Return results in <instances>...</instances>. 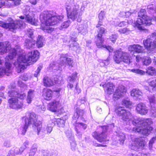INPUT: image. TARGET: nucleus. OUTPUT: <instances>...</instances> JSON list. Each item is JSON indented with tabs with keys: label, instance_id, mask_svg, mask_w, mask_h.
Here are the masks:
<instances>
[{
	"label": "nucleus",
	"instance_id": "a211bd4d",
	"mask_svg": "<svg viewBox=\"0 0 156 156\" xmlns=\"http://www.w3.org/2000/svg\"><path fill=\"white\" fill-rule=\"evenodd\" d=\"M24 16H21L19 18L25 20L27 22L31 24L34 25L35 24L34 20L33 19V16L31 12L29 11H27L26 12H24Z\"/></svg>",
	"mask_w": 156,
	"mask_h": 156
},
{
	"label": "nucleus",
	"instance_id": "0eeeda50",
	"mask_svg": "<svg viewBox=\"0 0 156 156\" xmlns=\"http://www.w3.org/2000/svg\"><path fill=\"white\" fill-rule=\"evenodd\" d=\"M146 14V11L144 9H141L138 13V18L135 23V25L139 30H144L142 25L148 26L150 25L151 24V19Z\"/></svg>",
	"mask_w": 156,
	"mask_h": 156
},
{
	"label": "nucleus",
	"instance_id": "c85d7f7f",
	"mask_svg": "<svg viewBox=\"0 0 156 156\" xmlns=\"http://www.w3.org/2000/svg\"><path fill=\"white\" fill-rule=\"evenodd\" d=\"M53 92L49 89L44 88L43 91V97L47 100H51L52 98Z\"/></svg>",
	"mask_w": 156,
	"mask_h": 156
},
{
	"label": "nucleus",
	"instance_id": "bf43d9fd",
	"mask_svg": "<svg viewBox=\"0 0 156 156\" xmlns=\"http://www.w3.org/2000/svg\"><path fill=\"white\" fill-rule=\"evenodd\" d=\"M75 131L76 133V135L77 136L78 138L80 139H81L82 136V130H79L78 129H75Z\"/></svg>",
	"mask_w": 156,
	"mask_h": 156
},
{
	"label": "nucleus",
	"instance_id": "4d7b16f0",
	"mask_svg": "<svg viewBox=\"0 0 156 156\" xmlns=\"http://www.w3.org/2000/svg\"><path fill=\"white\" fill-rule=\"evenodd\" d=\"M42 69V66H39L36 70L35 71V73L34 74V76L35 77H37L38 75L39 74V73L40 72V71Z\"/></svg>",
	"mask_w": 156,
	"mask_h": 156
},
{
	"label": "nucleus",
	"instance_id": "6e6552de",
	"mask_svg": "<svg viewBox=\"0 0 156 156\" xmlns=\"http://www.w3.org/2000/svg\"><path fill=\"white\" fill-rule=\"evenodd\" d=\"M84 113L83 110L77 108L75 110L72 117V123L75 127V129H77L83 131L87 127V125L81 122H77L78 119H82V116Z\"/></svg>",
	"mask_w": 156,
	"mask_h": 156
},
{
	"label": "nucleus",
	"instance_id": "4468645a",
	"mask_svg": "<svg viewBox=\"0 0 156 156\" xmlns=\"http://www.w3.org/2000/svg\"><path fill=\"white\" fill-rule=\"evenodd\" d=\"M115 112L119 116L122 117V120L124 121H129L133 118L131 113L126 110L123 107H117L115 109Z\"/></svg>",
	"mask_w": 156,
	"mask_h": 156
},
{
	"label": "nucleus",
	"instance_id": "bb28decb",
	"mask_svg": "<svg viewBox=\"0 0 156 156\" xmlns=\"http://www.w3.org/2000/svg\"><path fill=\"white\" fill-rule=\"evenodd\" d=\"M36 42L35 39H26L25 40L24 45L27 48L32 49L35 46Z\"/></svg>",
	"mask_w": 156,
	"mask_h": 156
},
{
	"label": "nucleus",
	"instance_id": "864d4df0",
	"mask_svg": "<svg viewBox=\"0 0 156 156\" xmlns=\"http://www.w3.org/2000/svg\"><path fill=\"white\" fill-rule=\"evenodd\" d=\"M118 31L119 33L121 34H127L129 32V30L126 28H120Z\"/></svg>",
	"mask_w": 156,
	"mask_h": 156
},
{
	"label": "nucleus",
	"instance_id": "6ab92c4d",
	"mask_svg": "<svg viewBox=\"0 0 156 156\" xmlns=\"http://www.w3.org/2000/svg\"><path fill=\"white\" fill-rule=\"evenodd\" d=\"M8 94L11 98H18L21 100L24 99L26 96V94L24 92L20 93L15 90H10L8 91Z\"/></svg>",
	"mask_w": 156,
	"mask_h": 156
},
{
	"label": "nucleus",
	"instance_id": "338daca9",
	"mask_svg": "<svg viewBox=\"0 0 156 156\" xmlns=\"http://www.w3.org/2000/svg\"><path fill=\"white\" fill-rule=\"evenodd\" d=\"M61 90V89L60 88H57L54 90L53 91L56 93L57 96H59L60 94L59 92Z\"/></svg>",
	"mask_w": 156,
	"mask_h": 156
},
{
	"label": "nucleus",
	"instance_id": "e2e57ef3",
	"mask_svg": "<svg viewBox=\"0 0 156 156\" xmlns=\"http://www.w3.org/2000/svg\"><path fill=\"white\" fill-rule=\"evenodd\" d=\"M128 24L127 21H122L120 22L118 24V26L120 27H122L126 26Z\"/></svg>",
	"mask_w": 156,
	"mask_h": 156
},
{
	"label": "nucleus",
	"instance_id": "3c124183",
	"mask_svg": "<svg viewBox=\"0 0 156 156\" xmlns=\"http://www.w3.org/2000/svg\"><path fill=\"white\" fill-rule=\"evenodd\" d=\"M30 73H25L21 75L20 78L23 80L26 81L29 78V77L30 76Z\"/></svg>",
	"mask_w": 156,
	"mask_h": 156
},
{
	"label": "nucleus",
	"instance_id": "6e6d98bb",
	"mask_svg": "<svg viewBox=\"0 0 156 156\" xmlns=\"http://www.w3.org/2000/svg\"><path fill=\"white\" fill-rule=\"evenodd\" d=\"M34 90L33 89H30L28 92L27 96L33 98L34 96Z\"/></svg>",
	"mask_w": 156,
	"mask_h": 156
},
{
	"label": "nucleus",
	"instance_id": "5fc2aeb1",
	"mask_svg": "<svg viewBox=\"0 0 156 156\" xmlns=\"http://www.w3.org/2000/svg\"><path fill=\"white\" fill-rule=\"evenodd\" d=\"M118 36L117 34H112L109 37L108 39L109 41H111L113 44H114Z\"/></svg>",
	"mask_w": 156,
	"mask_h": 156
},
{
	"label": "nucleus",
	"instance_id": "f704fd0d",
	"mask_svg": "<svg viewBox=\"0 0 156 156\" xmlns=\"http://www.w3.org/2000/svg\"><path fill=\"white\" fill-rule=\"evenodd\" d=\"M44 39L42 36L38 35L36 41V44L38 48L41 47L43 46Z\"/></svg>",
	"mask_w": 156,
	"mask_h": 156
},
{
	"label": "nucleus",
	"instance_id": "5701e85b",
	"mask_svg": "<svg viewBox=\"0 0 156 156\" xmlns=\"http://www.w3.org/2000/svg\"><path fill=\"white\" fill-rule=\"evenodd\" d=\"M147 12L150 14H151L152 16L151 21L153 20L156 21V7L154 4H150L147 6Z\"/></svg>",
	"mask_w": 156,
	"mask_h": 156
},
{
	"label": "nucleus",
	"instance_id": "1a4fd4ad",
	"mask_svg": "<svg viewBox=\"0 0 156 156\" xmlns=\"http://www.w3.org/2000/svg\"><path fill=\"white\" fill-rule=\"evenodd\" d=\"M9 52L8 55L5 57V60L9 61L16 55L17 51L15 48H11V46L8 41L0 42V54L2 55L5 53Z\"/></svg>",
	"mask_w": 156,
	"mask_h": 156
},
{
	"label": "nucleus",
	"instance_id": "79ce46f5",
	"mask_svg": "<svg viewBox=\"0 0 156 156\" xmlns=\"http://www.w3.org/2000/svg\"><path fill=\"white\" fill-rule=\"evenodd\" d=\"M150 115L152 117H156V108L155 106H150Z\"/></svg>",
	"mask_w": 156,
	"mask_h": 156
},
{
	"label": "nucleus",
	"instance_id": "c9c22d12",
	"mask_svg": "<svg viewBox=\"0 0 156 156\" xmlns=\"http://www.w3.org/2000/svg\"><path fill=\"white\" fill-rule=\"evenodd\" d=\"M37 145L36 144H34L30 150V152H28V156H34L37 150Z\"/></svg>",
	"mask_w": 156,
	"mask_h": 156
},
{
	"label": "nucleus",
	"instance_id": "2eb2a0df",
	"mask_svg": "<svg viewBox=\"0 0 156 156\" xmlns=\"http://www.w3.org/2000/svg\"><path fill=\"white\" fill-rule=\"evenodd\" d=\"M24 23L20 20L16 22L9 23L0 21V26L6 29H9L10 31H12L15 29L20 28L23 26Z\"/></svg>",
	"mask_w": 156,
	"mask_h": 156
},
{
	"label": "nucleus",
	"instance_id": "680f3d73",
	"mask_svg": "<svg viewBox=\"0 0 156 156\" xmlns=\"http://www.w3.org/2000/svg\"><path fill=\"white\" fill-rule=\"evenodd\" d=\"M138 152H136L135 153H130L128 154V156H143V154H143L139 153H137Z\"/></svg>",
	"mask_w": 156,
	"mask_h": 156
},
{
	"label": "nucleus",
	"instance_id": "f8f14e48",
	"mask_svg": "<svg viewBox=\"0 0 156 156\" xmlns=\"http://www.w3.org/2000/svg\"><path fill=\"white\" fill-rule=\"evenodd\" d=\"M113 59L117 63H119L121 61L126 63H130V59L128 54L121 50H117L115 52Z\"/></svg>",
	"mask_w": 156,
	"mask_h": 156
},
{
	"label": "nucleus",
	"instance_id": "a878e982",
	"mask_svg": "<svg viewBox=\"0 0 156 156\" xmlns=\"http://www.w3.org/2000/svg\"><path fill=\"white\" fill-rule=\"evenodd\" d=\"M5 65V68L0 66V77L4 74L11 72L10 68L11 64L9 62H6Z\"/></svg>",
	"mask_w": 156,
	"mask_h": 156
},
{
	"label": "nucleus",
	"instance_id": "0e129e2a",
	"mask_svg": "<svg viewBox=\"0 0 156 156\" xmlns=\"http://www.w3.org/2000/svg\"><path fill=\"white\" fill-rule=\"evenodd\" d=\"M156 140V137H153L151 138L149 142V146L150 147H151L152 146L153 144Z\"/></svg>",
	"mask_w": 156,
	"mask_h": 156
},
{
	"label": "nucleus",
	"instance_id": "aec40b11",
	"mask_svg": "<svg viewBox=\"0 0 156 156\" xmlns=\"http://www.w3.org/2000/svg\"><path fill=\"white\" fill-rule=\"evenodd\" d=\"M144 141L141 140L140 138H136L133 142L130 148L132 150L136 151L140 147H144Z\"/></svg>",
	"mask_w": 156,
	"mask_h": 156
},
{
	"label": "nucleus",
	"instance_id": "2f4dec72",
	"mask_svg": "<svg viewBox=\"0 0 156 156\" xmlns=\"http://www.w3.org/2000/svg\"><path fill=\"white\" fill-rule=\"evenodd\" d=\"M59 104V102L55 100L52 103L48 105L49 109L53 112L56 111L57 106Z\"/></svg>",
	"mask_w": 156,
	"mask_h": 156
},
{
	"label": "nucleus",
	"instance_id": "58836bf2",
	"mask_svg": "<svg viewBox=\"0 0 156 156\" xmlns=\"http://www.w3.org/2000/svg\"><path fill=\"white\" fill-rule=\"evenodd\" d=\"M65 133L66 134V136L69 138V140H73V139H74V136L72 134V131L70 130H66Z\"/></svg>",
	"mask_w": 156,
	"mask_h": 156
},
{
	"label": "nucleus",
	"instance_id": "20e7f679",
	"mask_svg": "<svg viewBox=\"0 0 156 156\" xmlns=\"http://www.w3.org/2000/svg\"><path fill=\"white\" fill-rule=\"evenodd\" d=\"M39 52L37 50H34L29 52L28 55H21L17 59V62L15 63V66L20 69V72L26 68V66H29L38 59Z\"/></svg>",
	"mask_w": 156,
	"mask_h": 156
},
{
	"label": "nucleus",
	"instance_id": "a18cd8bd",
	"mask_svg": "<svg viewBox=\"0 0 156 156\" xmlns=\"http://www.w3.org/2000/svg\"><path fill=\"white\" fill-rule=\"evenodd\" d=\"M57 125L59 127H63L65 126V120L61 119H58Z\"/></svg>",
	"mask_w": 156,
	"mask_h": 156
},
{
	"label": "nucleus",
	"instance_id": "7c9ffc66",
	"mask_svg": "<svg viewBox=\"0 0 156 156\" xmlns=\"http://www.w3.org/2000/svg\"><path fill=\"white\" fill-rule=\"evenodd\" d=\"M102 86L109 94H112L113 92L115 87L113 83H108L107 84L103 85Z\"/></svg>",
	"mask_w": 156,
	"mask_h": 156
},
{
	"label": "nucleus",
	"instance_id": "e433bc0d",
	"mask_svg": "<svg viewBox=\"0 0 156 156\" xmlns=\"http://www.w3.org/2000/svg\"><path fill=\"white\" fill-rule=\"evenodd\" d=\"M79 33L84 35L87 33V30L85 27L82 25H80L78 28Z\"/></svg>",
	"mask_w": 156,
	"mask_h": 156
},
{
	"label": "nucleus",
	"instance_id": "13d9d810",
	"mask_svg": "<svg viewBox=\"0 0 156 156\" xmlns=\"http://www.w3.org/2000/svg\"><path fill=\"white\" fill-rule=\"evenodd\" d=\"M3 146L6 147H11V144L10 141L8 140H5L3 143Z\"/></svg>",
	"mask_w": 156,
	"mask_h": 156
},
{
	"label": "nucleus",
	"instance_id": "dca6fc26",
	"mask_svg": "<svg viewBox=\"0 0 156 156\" xmlns=\"http://www.w3.org/2000/svg\"><path fill=\"white\" fill-rule=\"evenodd\" d=\"M18 98H11L8 100L9 107L10 108L18 110L22 108L23 106V101H19Z\"/></svg>",
	"mask_w": 156,
	"mask_h": 156
},
{
	"label": "nucleus",
	"instance_id": "ddd939ff",
	"mask_svg": "<svg viewBox=\"0 0 156 156\" xmlns=\"http://www.w3.org/2000/svg\"><path fill=\"white\" fill-rule=\"evenodd\" d=\"M143 44L147 50L153 51L156 48V32L152 33L146 40H144Z\"/></svg>",
	"mask_w": 156,
	"mask_h": 156
},
{
	"label": "nucleus",
	"instance_id": "a19ab883",
	"mask_svg": "<svg viewBox=\"0 0 156 156\" xmlns=\"http://www.w3.org/2000/svg\"><path fill=\"white\" fill-rule=\"evenodd\" d=\"M43 156H55V154L51 152H50L49 151L46 150H43L42 151Z\"/></svg>",
	"mask_w": 156,
	"mask_h": 156
},
{
	"label": "nucleus",
	"instance_id": "de8ad7c7",
	"mask_svg": "<svg viewBox=\"0 0 156 156\" xmlns=\"http://www.w3.org/2000/svg\"><path fill=\"white\" fill-rule=\"evenodd\" d=\"M71 23V21L69 20H68L64 22L62 24L61 26V27L62 28H61L60 29H62V28H67L69 27Z\"/></svg>",
	"mask_w": 156,
	"mask_h": 156
},
{
	"label": "nucleus",
	"instance_id": "c756f323",
	"mask_svg": "<svg viewBox=\"0 0 156 156\" xmlns=\"http://www.w3.org/2000/svg\"><path fill=\"white\" fill-rule=\"evenodd\" d=\"M76 38L72 37L69 41V48L74 51L77 50L79 48V45L76 42Z\"/></svg>",
	"mask_w": 156,
	"mask_h": 156
},
{
	"label": "nucleus",
	"instance_id": "4be33fe9",
	"mask_svg": "<svg viewBox=\"0 0 156 156\" xmlns=\"http://www.w3.org/2000/svg\"><path fill=\"white\" fill-rule=\"evenodd\" d=\"M128 50L131 54L133 55L134 52L138 53H142L144 50L143 46L139 44H133L129 46Z\"/></svg>",
	"mask_w": 156,
	"mask_h": 156
},
{
	"label": "nucleus",
	"instance_id": "9b49d317",
	"mask_svg": "<svg viewBox=\"0 0 156 156\" xmlns=\"http://www.w3.org/2000/svg\"><path fill=\"white\" fill-rule=\"evenodd\" d=\"M105 29L103 27H101L99 28L97 37L98 41H96V44L98 48L103 47L106 49L109 52H112L113 51V48L112 47L104 44V40L102 37V35L105 33Z\"/></svg>",
	"mask_w": 156,
	"mask_h": 156
},
{
	"label": "nucleus",
	"instance_id": "69168bd1",
	"mask_svg": "<svg viewBox=\"0 0 156 156\" xmlns=\"http://www.w3.org/2000/svg\"><path fill=\"white\" fill-rule=\"evenodd\" d=\"M78 83H76V84L74 92L75 93L79 94L81 90L78 87Z\"/></svg>",
	"mask_w": 156,
	"mask_h": 156
},
{
	"label": "nucleus",
	"instance_id": "052dcab7",
	"mask_svg": "<svg viewBox=\"0 0 156 156\" xmlns=\"http://www.w3.org/2000/svg\"><path fill=\"white\" fill-rule=\"evenodd\" d=\"M149 85L153 87V89L156 88V79L155 80L151 81L149 83Z\"/></svg>",
	"mask_w": 156,
	"mask_h": 156
},
{
	"label": "nucleus",
	"instance_id": "423d86ee",
	"mask_svg": "<svg viewBox=\"0 0 156 156\" xmlns=\"http://www.w3.org/2000/svg\"><path fill=\"white\" fill-rule=\"evenodd\" d=\"M73 61L70 58L67 57L66 55H62L60 56L58 63L54 62L50 64V69L53 70L54 72H55L56 71L58 73H60L62 70V68L61 66H66L67 65L69 67H73Z\"/></svg>",
	"mask_w": 156,
	"mask_h": 156
},
{
	"label": "nucleus",
	"instance_id": "4c0bfd02",
	"mask_svg": "<svg viewBox=\"0 0 156 156\" xmlns=\"http://www.w3.org/2000/svg\"><path fill=\"white\" fill-rule=\"evenodd\" d=\"M147 73L149 75H153L156 74V70L153 67H149L147 69Z\"/></svg>",
	"mask_w": 156,
	"mask_h": 156
},
{
	"label": "nucleus",
	"instance_id": "49530a36",
	"mask_svg": "<svg viewBox=\"0 0 156 156\" xmlns=\"http://www.w3.org/2000/svg\"><path fill=\"white\" fill-rule=\"evenodd\" d=\"M119 140L121 144H124L125 140V136L124 133H120L118 136Z\"/></svg>",
	"mask_w": 156,
	"mask_h": 156
},
{
	"label": "nucleus",
	"instance_id": "603ef678",
	"mask_svg": "<svg viewBox=\"0 0 156 156\" xmlns=\"http://www.w3.org/2000/svg\"><path fill=\"white\" fill-rule=\"evenodd\" d=\"M109 63V60L107 59L105 60H100V65L101 66H107Z\"/></svg>",
	"mask_w": 156,
	"mask_h": 156
},
{
	"label": "nucleus",
	"instance_id": "39448f33",
	"mask_svg": "<svg viewBox=\"0 0 156 156\" xmlns=\"http://www.w3.org/2000/svg\"><path fill=\"white\" fill-rule=\"evenodd\" d=\"M85 8L84 6L82 5L80 10L79 5L74 2V0H70L69 3L66 6L68 18L71 19L73 21L77 18V21L80 22Z\"/></svg>",
	"mask_w": 156,
	"mask_h": 156
},
{
	"label": "nucleus",
	"instance_id": "09e8293b",
	"mask_svg": "<svg viewBox=\"0 0 156 156\" xmlns=\"http://www.w3.org/2000/svg\"><path fill=\"white\" fill-rule=\"evenodd\" d=\"M71 148L72 151H74L76 149V144L74 139L73 140H70Z\"/></svg>",
	"mask_w": 156,
	"mask_h": 156
},
{
	"label": "nucleus",
	"instance_id": "8fccbe9b",
	"mask_svg": "<svg viewBox=\"0 0 156 156\" xmlns=\"http://www.w3.org/2000/svg\"><path fill=\"white\" fill-rule=\"evenodd\" d=\"M122 104L123 105L128 108L131 106V102L129 99H123L122 101Z\"/></svg>",
	"mask_w": 156,
	"mask_h": 156
},
{
	"label": "nucleus",
	"instance_id": "ea45409f",
	"mask_svg": "<svg viewBox=\"0 0 156 156\" xmlns=\"http://www.w3.org/2000/svg\"><path fill=\"white\" fill-rule=\"evenodd\" d=\"M33 32L34 30H33L29 29L27 30L26 34L30 38L35 39V38L34 36Z\"/></svg>",
	"mask_w": 156,
	"mask_h": 156
},
{
	"label": "nucleus",
	"instance_id": "473e14b6",
	"mask_svg": "<svg viewBox=\"0 0 156 156\" xmlns=\"http://www.w3.org/2000/svg\"><path fill=\"white\" fill-rule=\"evenodd\" d=\"M105 12L103 11H101L98 15L99 21L98 24L97 25V28L99 27L102 25V21L105 16Z\"/></svg>",
	"mask_w": 156,
	"mask_h": 156
},
{
	"label": "nucleus",
	"instance_id": "f03ea898",
	"mask_svg": "<svg viewBox=\"0 0 156 156\" xmlns=\"http://www.w3.org/2000/svg\"><path fill=\"white\" fill-rule=\"evenodd\" d=\"M40 18L41 21L46 25L43 27L42 29L45 32L51 34L54 29L49 26L57 24L59 21L62 20L63 16L62 15L57 16L55 12L53 11H45L41 13Z\"/></svg>",
	"mask_w": 156,
	"mask_h": 156
},
{
	"label": "nucleus",
	"instance_id": "b1692460",
	"mask_svg": "<svg viewBox=\"0 0 156 156\" xmlns=\"http://www.w3.org/2000/svg\"><path fill=\"white\" fill-rule=\"evenodd\" d=\"M141 60L143 65L146 66L149 65L151 62V59L149 57L147 56L141 57L140 55H137L136 57V61L138 62Z\"/></svg>",
	"mask_w": 156,
	"mask_h": 156
},
{
	"label": "nucleus",
	"instance_id": "9d476101",
	"mask_svg": "<svg viewBox=\"0 0 156 156\" xmlns=\"http://www.w3.org/2000/svg\"><path fill=\"white\" fill-rule=\"evenodd\" d=\"M101 132L95 131L92 133L93 137L98 141L105 142L108 141L109 139L107 137L106 133L108 129V126H104L100 127Z\"/></svg>",
	"mask_w": 156,
	"mask_h": 156
},
{
	"label": "nucleus",
	"instance_id": "774afa93",
	"mask_svg": "<svg viewBox=\"0 0 156 156\" xmlns=\"http://www.w3.org/2000/svg\"><path fill=\"white\" fill-rule=\"evenodd\" d=\"M29 144V141L27 140L24 143L23 146L25 148H27L28 147Z\"/></svg>",
	"mask_w": 156,
	"mask_h": 156
},
{
	"label": "nucleus",
	"instance_id": "f257e3e1",
	"mask_svg": "<svg viewBox=\"0 0 156 156\" xmlns=\"http://www.w3.org/2000/svg\"><path fill=\"white\" fill-rule=\"evenodd\" d=\"M23 119L25 120V123L20 128L22 135H25L29 126L33 124V127L37 129L38 137L40 138L44 137L46 133L45 130L44 128L42 127L41 121L37 120L35 113L27 112L26 115L23 117Z\"/></svg>",
	"mask_w": 156,
	"mask_h": 156
},
{
	"label": "nucleus",
	"instance_id": "f3484780",
	"mask_svg": "<svg viewBox=\"0 0 156 156\" xmlns=\"http://www.w3.org/2000/svg\"><path fill=\"white\" fill-rule=\"evenodd\" d=\"M126 87L122 85L119 86L113 95V98L115 101L123 96L126 93Z\"/></svg>",
	"mask_w": 156,
	"mask_h": 156
},
{
	"label": "nucleus",
	"instance_id": "37998d69",
	"mask_svg": "<svg viewBox=\"0 0 156 156\" xmlns=\"http://www.w3.org/2000/svg\"><path fill=\"white\" fill-rule=\"evenodd\" d=\"M131 71L139 74L141 75H143L145 73V72L144 71L139 69H134L131 70Z\"/></svg>",
	"mask_w": 156,
	"mask_h": 156
},
{
	"label": "nucleus",
	"instance_id": "7ed1b4c3",
	"mask_svg": "<svg viewBox=\"0 0 156 156\" xmlns=\"http://www.w3.org/2000/svg\"><path fill=\"white\" fill-rule=\"evenodd\" d=\"M134 127L132 129L133 133H140L144 136H147L153 129L151 126L153 123L151 118L144 119L142 117H135L132 121Z\"/></svg>",
	"mask_w": 156,
	"mask_h": 156
},
{
	"label": "nucleus",
	"instance_id": "c03bdc74",
	"mask_svg": "<svg viewBox=\"0 0 156 156\" xmlns=\"http://www.w3.org/2000/svg\"><path fill=\"white\" fill-rule=\"evenodd\" d=\"M77 73L76 72L73 73L71 76L68 77V80L70 82H74L76 80Z\"/></svg>",
	"mask_w": 156,
	"mask_h": 156
},
{
	"label": "nucleus",
	"instance_id": "393cba45",
	"mask_svg": "<svg viewBox=\"0 0 156 156\" xmlns=\"http://www.w3.org/2000/svg\"><path fill=\"white\" fill-rule=\"evenodd\" d=\"M143 93L140 90L137 88L133 89L131 91V95L135 99L140 100L142 98Z\"/></svg>",
	"mask_w": 156,
	"mask_h": 156
},
{
	"label": "nucleus",
	"instance_id": "412c9836",
	"mask_svg": "<svg viewBox=\"0 0 156 156\" xmlns=\"http://www.w3.org/2000/svg\"><path fill=\"white\" fill-rule=\"evenodd\" d=\"M136 110L138 113L145 115L147 113L148 109L144 103H140L137 105Z\"/></svg>",
	"mask_w": 156,
	"mask_h": 156
},
{
	"label": "nucleus",
	"instance_id": "cd10ccee",
	"mask_svg": "<svg viewBox=\"0 0 156 156\" xmlns=\"http://www.w3.org/2000/svg\"><path fill=\"white\" fill-rule=\"evenodd\" d=\"M59 81L55 79L54 81L48 77L43 78V83L45 86L50 87L54 85L55 83H58Z\"/></svg>",
	"mask_w": 156,
	"mask_h": 156
},
{
	"label": "nucleus",
	"instance_id": "72a5a7b5",
	"mask_svg": "<svg viewBox=\"0 0 156 156\" xmlns=\"http://www.w3.org/2000/svg\"><path fill=\"white\" fill-rule=\"evenodd\" d=\"M150 106H155L156 103V95L155 94L149 95L148 96Z\"/></svg>",
	"mask_w": 156,
	"mask_h": 156
}]
</instances>
